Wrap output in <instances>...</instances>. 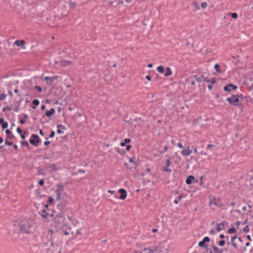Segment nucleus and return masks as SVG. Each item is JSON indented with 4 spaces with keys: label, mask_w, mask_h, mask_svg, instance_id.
<instances>
[{
    "label": "nucleus",
    "mask_w": 253,
    "mask_h": 253,
    "mask_svg": "<svg viewBox=\"0 0 253 253\" xmlns=\"http://www.w3.org/2000/svg\"><path fill=\"white\" fill-rule=\"evenodd\" d=\"M236 95H237V97L238 98L239 100L240 99H242L244 98V96L242 94H236Z\"/></svg>",
    "instance_id": "obj_46"
},
{
    "label": "nucleus",
    "mask_w": 253,
    "mask_h": 253,
    "mask_svg": "<svg viewBox=\"0 0 253 253\" xmlns=\"http://www.w3.org/2000/svg\"><path fill=\"white\" fill-rule=\"evenodd\" d=\"M213 250L214 253H222L223 251L222 250L218 249L215 245L212 246Z\"/></svg>",
    "instance_id": "obj_18"
},
{
    "label": "nucleus",
    "mask_w": 253,
    "mask_h": 253,
    "mask_svg": "<svg viewBox=\"0 0 253 253\" xmlns=\"http://www.w3.org/2000/svg\"><path fill=\"white\" fill-rule=\"evenodd\" d=\"M245 98H247V101L248 102H249L250 103L253 102V99L250 96L245 97Z\"/></svg>",
    "instance_id": "obj_45"
},
{
    "label": "nucleus",
    "mask_w": 253,
    "mask_h": 253,
    "mask_svg": "<svg viewBox=\"0 0 253 253\" xmlns=\"http://www.w3.org/2000/svg\"><path fill=\"white\" fill-rule=\"evenodd\" d=\"M225 241L224 240H221L219 242V246H220V247H223V246H224L225 245Z\"/></svg>",
    "instance_id": "obj_43"
},
{
    "label": "nucleus",
    "mask_w": 253,
    "mask_h": 253,
    "mask_svg": "<svg viewBox=\"0 0 253 253\" xmlns=\"http://www.w3.org/2000/svg\"><path fill=\"white\" fill-rule=\"evenodd\" d=\"M72 222H73V223H73V224L74 226H76V225H77V224H78V223H79L78 221H77V220H75V219H74V221H72Z\"/></svg>",
    "instance_id": "obj_56"
},
{
    "label": "nucleus",
    "mask_w": 253,
    "mask_h": 253,
    "mask_svg": "<svg viewBox=\"0 0 253 253\" xmlns=\"http://www.w3.org/2000/svg\"><path fill=\"white\" fill-rule=\"evenodd\" d=\"M231 212H236L239 214H241V211L239 210H232Z\"/></svg>",
    "instance_id": "obj_47"
},
{
    "label": "nucleus",
    "mask_w": 253,
    "mask_h": 253,
    "mask_svg": "<svg viewBox=\"0 0 253 253\" xmlns=\"http://www.w3.org/2000/svg\"><path fill=\"white\" fill-rule=\"evenodd\" d=\"M237 86L233 84H227L224 87V90L226 91L231 92L232 90H235Z\"/></svg>",
    "instance_id": "obj_7"
},
{
    "label": "nucleus",
    "mask_w": 253,
    "mask_h": 253,
    "mask_svg": "<svg viewBox=\"0 0 253 253\" xmlns=\"http://www.w3.org/2000/svg\"><path fill=\"white\" fill-rule=\"evenodd\" d=\"M194 78L195 79V80L196 81V82H197L198 83L202 82V80H203L202 76L201 77H198L197 75H195V76H194Z\"/></svg>",
    "instance_id": "obj_24"
},
{
    "label": "nucleus",
    "mask_w": 253,
    "mask_h": 253,
    "mask_svg": "<svg viewBox=\"0 0 253 253\" xmlns=\"http://www.w3.org/2000/svg\"><path fill=\"white\" fill-rule=\"evenodd\" d=\"M85 172V170L83 169H79L78 171V173H84Z\"/></svg>",
    "instance_id": "obj_59"
},
{
    "label": "nucleus",
    "mask_w": 253,
    "mask_h": 253,
    "mask_svg": "<svg viewBox=\"0 0 253 253\" xmlns=\"http://www.w3.org/2000/svg\"><path fill=\"white\" fill-rule=\"evenodd\" d=\"M55 135V132L53 130H51L50 135H49V137L50 138H52Z\"/></svg>",
    "instance_id": "obj_48"
},
{
    "label": "nucleus",
    "mask_w": 253,
    "mask_h": 253,
    "mask_svg": "<svg viewBox=\"0 0 253 253\" xmlns=\"http://www.w3.org/2000/svg\"><path fill=\"white\" fill-rule=\"evenodd\" d=\"M231 245L235 249H237V245L234 241H231Z\"/></svg>",
    "instance_id": "obj_50"
},
{
    "label": "nucleus",
    "mask_w": 253,
    "mask_h": 253,
    "mask_svg": "<svg viewBox=\"0 0 253 253\" xmlns=\"http://www.w3.org/2000/svg\"><path fill=\"white\" fill-rule=\"evenodd\" d=\"M44 184V180L42 179H40L39 181V184L41 186H42Z\"/></svg>",
    "instance_id": "obj_51"
},
{
    "label": "nucleus",
    "mask_w": 253,
    "mask_h": 253,
    "mask_svg": "<svg viewBox=\"0 0 253 253\" xmlns=\"http://www.w3.org/2000/svg\"><path fill=\"white\" fill-rule=\"evenodd\" d=\"M194 180L195 177L193 175H189L186 180V183L187 184L190 185L194 181Z\"/></svg>",
    "instance_id": "obj_14"
},
{
    "label": "nucleus",
    "mask_w": 253,
    "mask_h": 253,
    "mask_svg": "<svg viewBox=\"0 0 253 253\" xmlns=\"http://www.w3.org/2000/svg\"><path fill=\"white\" fill-rule=\"evenodd\" d=\"M203 240L204 241V242H205V243L206 242H210V239L209 237L208 236H206V237H205L203 239Z\"/></svg>",
    "instance_id": "obj_41"
},
{
    "label": "nucleus",
    "mask_w": 253,
    "mask_h": 253,
    "mask_svg": "<svg viewBox=\"0 0 253 253\" xmlns=\"http://www.w3.org/2000/svg\"><path fill=\"white\" fill-rule=\"evenodd\" d=\"M62 232H63V233H64L65 235H69V232L68 231H66V230H64V229H63L62 230Z\"/></svg>",
    "instance_id": "obj_54"
},
{
    "label": "nucleus",
    "mask_w": 253,
    "mask_h": 253,
    "mask_svg": "<svg viewBox=\"0 0 253 253\" xmlns=\"http://www.w3.org/2000/svg\"><path fill=\"white\" fill-rule=\"evenodd\" d=\"M143 251H148V253H153L155 252V250H152L150 248H144Z\"/></svg>",
    "instance_id": "obj_30"
},
{
    "label": "nucleus",
    "mask_w": 253,
    "mask_h": 253,
    "mask_svg": "<svg viewBox=\"0 0 253 253\" xmlns=\"http://www.w3.org/2000/svg\"><path fill=\"white\" fill-rule=\"evenodd\" d=\"M49 214L46 212L45 210H43L42 211V213L41 214V216L43 218H46L47 216H48Z\"/></svg>",
    "instance_id": "obj_25"
},
{
    "label": "nucleus",
    "mask_w": 253,
    "mask_h": 253,
    "mask_svg": "<svg viewBox=\"0 0 253 253\" xmlns=\"http://www.w3.org/2000/svg\"><path fill=\"white\" fill-rule=\"evenodd\" d=\"M31 137L34 138V139H30L29 140L30 143L35 146H37L38 145V143L40 141L39 136L37 134H32Z\"/></svg>",
    "instance_id": "obj_5"
},
{
    "label": "nucleus",
    "mask_w": 253,
    "mask_h": 253,
    "mask_svg": "<svg viewBox=\"0 0 253 253\" xmlns=\"http://www.w3.org/2000/svg\"><path fill=\"white\" fill-rule=\"evenodd\" d=\"M230 14L234 19H236L238 17V14L236 13H230Z\"/></svg>",
    "instance_id": "obj_38"
},
{
    "label": "nucleus",
    "mask_w": 253,
    "mask_h": 253,
    "mask_svg": "<svg viewBox=\"0 0 253 253\" xmlns=\"http://www.w3.org/2000/svg\"><path fill=\"white\" fill-rule=\"evenodd\" d=\"M237 238V236L236 235H235V236H234L232 237L231 238V241H234V240H235Z\"/></svg>",
    "instance_id": "obj_63"
},
{
    "label": "nucleus",
    "mask_w": 253,
    "mask_h": 253,
    "mask_svg": "<svg viewBox=\"0 0 253 253\" xmlns=\"http://www.w3.org/2000/svg\"><path fill=\"white\" fill-rule=\"evenodd\" d=\"M50 141H45L44 142V145L45 146H47L50 144Z\"/></svg>",
    "instance_id": "obj_57"
},
{
    "label": "nucleus",
    "mask_w": 253,
    "mask_h": 253,
    "mask_svg": "<svg viewBox=\"0 0 253 253\" xmlns=\"http://www.w3.org/2000/svg\"><path fill=\"white\" fill-rule=\"evenodd\" d=\"M32 104L36 106H32V108L33 109H35L36 108V106L39 105L40 101L38 99H34L32 102Z\"/></svg>",
    "instance_id": "obj_20"
},
{
    "label": "nucleus",
    "mask_w": 253,
    "mask_h": 253,
    "mask_svg": "<svg viewBox=\"0 0 253 253\" xmlns=\"http://www.w3.org/2000/svg\"><path fill=\"white\" fill-rule=\"evenodd\" d=\"M119 192L121 193L120 199L125 200L127 196L126 190L124 189H120L119 190Z\"/></svg>",
    "instance_id": "obj_9"
},
{
    "label": "nucleus",
    "mask_w": 253,
    "mask_h": 253,
    "mask_svg": "<svg viewBox=\"0 0 253 253\" xmlns=\"http://www.w3.org/2000/svg\"><path fill=\"white\" fill-rule=\"evenodd\" d=\"M8 123L4 122L1 125V127H2V129H4L8 127Z\"/></svg>",
    "instance_id": "obj_29"
},
{
    "label": "nucleus",
    "mask_w": 253,
    "mask_h": 253,
    "mask_svg": "<svg viewBox=\"0 0 253 253\" xmlns=\"http://www.w3.org/2000/svg\"><path fill=\"white\" fill-rule=\"evenodd\" d=\"M214 205L218 207H220V205L219 204V202H218V200H217L216 199H213L210 202V205Z\"/></svg>",
    "instance_id": "obj_19"
},
{
    "label": "nucleus",
    "mask_w": 253,
    "mask_h": 253,
    "mask_svg": "<svg viewBox=\"0 0 253 253\" xmlns=\"http://www.w3.org/2000/svg\"><path fill=\"white\" fill-rule=\"evenodd\" d=\"M210 83L211 84H213L216 83V80L214 78H212L210 80Z\"/></svg>",
    "instance_id": "obj_42"
},
{
    "label": "nucleus",
    "mask_w": 253,
    "mask_h": 253,
    "mask_svg": "<svg viewBox=\"0 0 253 253\" xmlns=\"http://www.w3.org/2000/svg\"><path fill=\"white\" fill-rule=\"evenodd\" d=\"M36 87L39 91H41L42 90V88L39 86H36Z\"/></svg>",
    "instance_id": "obj_64"
},
{
    "label": "nucleus",
    "mask_w": 253,
    "mask_h": 253,
    "mask_svg": "<svg viewBox=\"0 0 253 253\" xmlns=\"http://www.w3.org/2000/svg\"><path fill=\"white\" fill-rule=\"evenodd\" d=\"M226 223L225 221H222L219 223H217L216 225V229L218 232H219L222 230L224 229L225 224Z\"/></svg>",
    "instance_id": "obj_10"
},
{
    "label": "nucleus",
    "mask_w": 253,
    "mask_h": 253,
    "mask_svg": "<svg viewBox=\"0 0 253 253\" xmlns=\"http://www.w3.org/2000/svg\"><path fill=\"white\" fill-rule=\"evenodd\" d=\"M6 97V95L4 93L0 94V100H4Z\"/></svg>",
    "instance_id": "obj_33"
},
{
    "label": "nucleus",
    "mask_w": 253,
    "mask_h": 253,
    "mask_svg": "<svg viewBox=\"0 0 253 253\" xmlns=\"http://www.w3.org/2000/svg\"><path fill=\"white\" fill-rule=\"evenodd\" d=\"M172 74V72L171 71V69L169 67H167L166 70V72L165 73L164 75L166 77H169Z\"/></svg>",
    "instance_id": "obj_17"
},
{
    "label": "nucleus",
    "mask_w": 253,
    "mask_h": 253,
    "mask_svg": "<svg viewBox=\"0 0 253 253\" xmlns=\"http://www.w3.org/2000/svg\"><path fill=\"white\" fill-rule=\"evenodd\" d=\"M169 149V146L168 145H166L164 148V149L163 151H160V153L163 154L164 153H165Z\"/></svg>",
    "instance_id": "obj_32"
},
{
    "label": "nucleus",
    "mask_w": 253,
    "mask_h": 253,
    "mask_svg": "<svg viewBox=\"0 0 253 253\" xmlns=\"http://www.w3.org/2000/svg\"><path fill=\"white\" fill-rule=\"evenodd\" d=\"M54 221L57 226L64 227L67 225L65 224V218L62 213H59L54 218Z\"/></svg>",
    "instance_id": "obj_2"
},
{
    "label": "nucleus",
    "mask_w": 253,
    "mask_h": 253,
    "mask_svg": "<svg viewBox=\"0 0 253 253\" xmlns=\"http://www.w3.org/2000/svg\"><path fill=\"white\" fill-rule=\"evenodd\" d=\"M250 229L248 225L245 226L243 228V231L245 233H248L249 232Z\"/></svg>",
    "instance_id": "obj_36"
},
{
    "label": "nucleus",
    "mask_w": 253,
    "mask_h": 253,
    "mask_svg": "<svg viewBox=\"0 0 253 253\" xmlns=\"http://www.w3.org/2000/svg\"><path fill=\"white\" fill-rule=\"evenodd\" d=\"M183 196L182 195H179L178 196H177L175 200L173 201V203L175 204H177L179 202V201L182 198Z\"/></svg>",
    "instance_id": "obj_21"
},
{
    "label": "nucleus",
    "mask_w": 253,
    "mask_h": 253,
    "mask_svg": "<svg viewBox=\"0 0 253 253\" xmlns=\"http://www.w3.org/2000/svg\"><path fill=\"white\" fill-rule=\"evenodd\" d=\"M2 111L3 112H5L6 111H10L11 110V108L9 106H4L2 108Z\"/></svg>",
    "instance_id": "obj_31"
},
{
    "label": "nucleus",
    "mask_w": 253,
    "mask_h": 253,
    "mask_svg": "<svg viewBox=\"0 0 253 253\" xmlns=\"http://www.w3.org/2000/svg\"><path fill=\"white\" fill-rule=\"evenodd\" d=\"M56 187L57 188L55 190L56 195V199L57 200L59 201L61 200V196L63 194L64 192V185L63 184H58L56 185Z\"/></svg>",
    "instance_id": "obj_4"
},
{
    "label": "nucleus",
    "mask_w": 253,
    "mask_h": 253,
    "mask_svg": "<svg viewBox=\"0 0 253 253\" xmlns=\"http://www.w3.org/2000/svg\"><path fill=\"white\" fill-rule=\"evenodd\" d=\"M20 108L18 106L15 107L13 108V110L15 112H18Z\"/></svg>",
    "instance_id": "obj_52"
},
{
    "label": "nucleus",
    "mask_w": 253,
    "mask_h": 253,
    "mask_svg": "<svg viewBox=\"0 0 253 253\" xmlns=\"http://www.w3.org/2000/svg\"><path fill=\"white\" fill-rule=\"evenodd\" d=\"M171 165V162L169 159L166 160V167H165L163 169V171L167 172L170 173L171 172V169H170L169 167Z\"/></svg>",
    "instance_id": "obj_12"
},
{
    "label": "nucleus",
    "mask_w": 253,
    "mask_h": 253,
    "mask_svg": "<svg viewBox=\"0 0 253 253\" xmlns=\"http://www.w3.org/2000/svg\"><path fill=\"white\" fill-rule=\"evenodd\" d=\"M14 44L18 46H21L22 49H25L26 48L25 46V42L23 40H16L14 42Z\"/></svg>",
    "instance_id": "obj_8"
},
{
    "label": "nucleus",
    "mask_w": 253,
    "mask_h": 253,
    "mask_svg": "<svg viewBox=\"0 0 253 253\" xmlns=\"http://www.w3.org/2000/svg\"><path fill=\"white\" fill-rule=\"evenodd\" d=\"M131 140L130 138H125V140H124V142L126 143H128L130 142Z\"/></svg>",
    "instance_id": "obj_53"
},
{
    "label": "nucleus",
    "mask_w": 253,
    "mask_h": 253,
    "mask_svg": "<svg viewBox=\"0 0 253 253\" xmlns=\"http://www.w3.org/2000/svg\"><path fill=\"white\" fill-rule=\"evenodd\" d=\"M20 231L23 233L29 234L34 232V222L31 220H26L20 224Z\"/></svg>",
    "instance_id": "obj_1"
},
{
    "label": "nucleus",
    "mask_w": 253,
    "mask_h": 253,
    "mask_svg": "<svg viewBox=\"0 0 253 253\" xmlns=\"http://www.w3.org/2000/svg\"><path fill=\"white\" fill-rule=\"evenodd\" d=\"M198 246L200 247H205V248H207V247H208L207 245H205V242H204V241L203 240L202 241H201L200 242H199V243L198 244Z\"/></svg>",
    "instance_id": "obj_26"
},
{
    "label": "nucleus",
    "mask_w": 253,
    "mask_h": 253,
    "mask_svg": "<svg viewBox=\"0 0 253 253\" xmlns=\"http://www.w3.org/2000/svg\"><path fill=\"white\" fill-rule=\"evenodd\" d=\"M55 112V110L54 109V108H52L50 109V110L49 111H47L46 112H45V115L47 116V117H50L52 115H53V114H54Z\"/></svg>",
    "instance_id": "obj_16"
},
{
    "label": "nucleus",
    "mask_w": 253,
    "mask_h": 253,
    "mask_svg": "<svg viewBox=\"0 0 253 253\" xmlns=\"http://www.w3.org/2000/svg\"><path fill=\"white\" fill-rule=\"evenodd\" d=\"M236 232V230L234 227H231L228 230V233L229 234L235 233Z\"/></svg>",
    "instance_id": "obj_28"
},
{
    "label": "nucleus",
    "mask_w": 253,
    "mask_h": 253,
    "mask_svg": "<svg viewBox=\"0 0 253 253\" xmlns=\"http://www.w3.org/2000/svg\"><path fill=\"white\" fill-rule=\"evenodd\" d=\"M75 5H76L75 2H73L72 1H70L69 5L71 7H73V8L75 7Z\"/></svg>",
    "instance_id": "obj_44"
},
{
    "label": "nucleus",
    "mask_w": 253,
    "mask_h": 253,
    "mask_svg": "<svg viewBox=\"0 0 253 253\" xmlns=\"http://www.w3.org/2000/svg\"><path fill=\"white\" fill-rule=\"evenodd\" d=\"M219 66L218 64H216L215 65H214V69H215V70L216 71V72H217L218 73H220V70L219 69Z\"/></svg>",
    "instance_id": "obj_34"
},
{
    "label": "nucleus",
    "mask_w": 253,
    "mask_h": 253,
    "mask_svg": "<svg viewBox=\"0 0 253 253\" xmlns=\"http://www.w3.org/2000/svg\"><path fill=\"white\" fill-rule=\"evenodd\" d=\"M207 3L206 2H203L201 3V7L202 8L204 9L207 7Z\"/></svg>",
    "instance_id": "obj_39"
},
{
    "label": "nucleus",
    "mask_w": 253,
    "mask_h": 253,
    "mask_svg": "<svg viewBox=\"0 0 253 253\" xmlns=\"http://www.w3.org/2000/svg\"><path fill=\"white\" fill-rule=\"evenodd\" d=\"M21 144L22 146H25L26 148H30V145L27 141H22L21 142Z\"/></svg>",
    "instance_id": "obj_27"
},
{
    "label": "nucleus",
    "mask_w": 253,
    "mask_h": 253,
    "mask_svg": "<svg viewBox=\"0 0 253 253\" xmlns=\"http://www.w3.org/2000/svg\"><path fill=\"white\" fill-rule=\"evenodd\" d=\"M176 145L180 148H183L184 147L182 146V144L180 142H178L176 144Z\"/></svg>",
    "instance_id": "obj_49"
},
{
    "label": "nucleus",
    "mask_w": 253,
    "mask_h": 253,
    "mask_svg": "<svg viewBox=\"0 0 253 253\" xmlns=\"http://www.w3.org/2000/svg\"><path fill=\"white\" fill-rule=\"evenodd\" d=\"M157 70L160 73H163L164 72V68L162 65L158 66Z\"/></svg>",
    "instance_id": "obj_23"
},
{
    "label": "nucleus",
    "mask_w": 253,
    "mask_h": 253,
    "mask_svg": "<svg viewBox=\"0 0 253 253\" xmlns=\"http://www.w3.org/2000/svg\"><path fill=\"white\" fill-rule=\"evenodd\" d=\"M81 229H79L77 230V233L79 235H82V232L81 231Z\"/></svg>",
    "instance_id": "obj_61"
},
{
    "label": "nucleus",
    "mask_w": 253,
    "mask_h": 253,
    "mask_svg": "<svg viewBox=\"0 0 253 253\" xmlns=\"http://www.w3.org/2000/svg\"><path fill=\"white\" fill-rule=\"evenodd\" d=\"M193 5L196 7V9L197 10H199V9H200V6H199V3H198V2H194L193 3Z\"/></svg>",
    "instance_id": "obj_35"
},
{
    "label": "nucleus",
    "mask_w": 253,
    "mask_h": 253,
    "mask_svg": "<svg viewBox=\"0 0 253 253\" xmlns=\"http://www.w3.org/2000/svg\"><path fill=\"white\" fill-rule=\"evenodd\" d=\"M192 152V148L189 146L186 148L184 147L181 152V154L183 156L187 157L189 156Z\"/></svg>",
    "instance_id": "obj_6"
},
{
    "label": "nucleus",
    "mask_w": 253,
    "mask_h": 253,
    "mask_svg": "<svg viewBox=\"0 0 253 253\" xmlns=\"http://www.w3.org/2000/svg\"><path fill=\"white\" fill-rule=\"evenodd\" d=\"M145 78L147 80L149 81L151 80V77L150 75H147Z\"/></svg>",
    "instance_id": "obj_60"
},
{
    "label": "nucleus",
    "mask_w": 253,
    "mask_h": 253,
    "mask_svg": "<svg viewBox=\"0 0 253 253\" xmlns=\"http://www.w3.org/2000/svg\"><path fill=\"white\" fill-rule=\"evenodd\" d=\"M226 100L228 101L231 105L240 106H242L241 104L240 103V101L238 99V98L236 95H233L231 97L227 98Z\"/></svg>",
    "instance_id": "obj_3"
},
{
    "label": "nucleus",
    "mask_w": 253,
    "mask_h": 253,
    "mask_svg": "<svg viewBox=\"0 0 253 253\" xmlns=\"http://www.w3.org/2000/svg\"><path fill=\"white\" fill-rule=\"evenodd\" d=\"M5 133L7 138L10 139H15V136L12 133L11 131L9 129H6L5 130Z\"/></svg>",
    "instance_id": "obj_15"
},
{
    "label": "nucleus",
    "mask_w": 253,
    "mask_h": 253,
    "mask_svg": "<svg viewBox=\"0 0 253 253\" xmlns=\"http://www.w3.org/2000/svg\"><path fill=\"white\" fill-rule=\"evenodd\" d=\"M71 63L72 62L69 60H64L61 62V65L64 66L70 65Z\"/></svg>",
    "instance_id": "obj_22"
},
{
    "label": "nucleus",
    "mask_w": 253,
    "mask_h": 253,
    "mask_svg": "<svg viewBox=\"0 0 253 253\" xmlns=\"http://www.w3.org/2000/svg\"><path fill=\"white\" fill-rule=\"evenodd\" d=\"M4 142L6 145H7L8 146H12L13 144L12 142L8 141L7 139L5 140Z\"/></svg>",
    "instance_id": "obj_37"
},
{
    "label": "nucleus",
    "mask_w": 253,
    "mask_h": 253,
    "mask_svg": "<svg viewBox=\"0 0 253 253\" xmlns=\"http://www.w3.org/2000/svg\"><path fill=\"white\" fill-rule=\"evenodd\" d=\"M57 128H58L57 130V132L58 134H63L64 133V131H63L61 129H64V130L66 129V127L61 124L57 125Z\"/></svg>",
    "instance_id": "obj_13"
},
{
    "label": "nucleus",
    "mask_w": 253,
    "mask_h": 253,
    "mask_svg": "<svg viewBox=\"0 0 253 253\" xmlns=\"http://www.w3.org/2000/svg\"><path fill=\"white\" fill-rule=\"evenodd\" d=\"M56 78V77H45L44 79L45 81H46V84H47L50 85L51 84L54 80Z\"/></svg>",
    "instance_id": "obj_11"
},
{
    "label": "nucleus",
    "mask_w": 253,
    "mask_h": 253,
    "mask_svg": "<svg viewBox=\"0 0 253 253\" xmlns=\"http://www.w3.org/2000/svg\"><path fill=\"white\" fill-rule=\"evenodd\" d=\"M229 205L230 206H231V207H234V206H235V203H234V202L230 203H229Z\"/></svg>",
    "instance_id": "obj_62"
},
{
    "label": "nucleus",
    "mask_w": 253,
    "mask_h": 253,
    "mask_svg": "<svg viewBox=\"0 0 253 253\" xmlns=\"http://www.w3.org/2000/svg\"><path fill=\"white\" fill-rule=\"evenodd\" d=\"M202 77L203 81L207 83H210V79L208 77H204L203 76H202Z\"/></svg>",
    "instance_id": "obj_40"
},
{
    "label": "nucleus",
    "mask_w": 253,
    "mask_h": 253,
    "mask_svg": "<svg viewBox=\"0 0 253 253\" xmlns=\"http://www.w3.org/2000/svg\"><path fill=\"white\" fill-rule=\"evenodd\" d=\"M16 131L19 134H21L22 132V130L20 127H17L16 129Z\"/></svg>",
    "instance_id": "obj_55"
},
{
    "label": "nucleus",
    "mask_w": 253,
    "mask_h": 253,
    "mask_svg": "<svg viewBox=\"0 0 253 253\" xmlns=\"http://www.w3.org/2000/svg\"><path fill=\"white\" fill-rule=\"evenodd\" d=\"M131 146L130 145H126V151H128L130 150V149H131Z\"/></svg>",
    "instance_id": "obj_58"
}]
</instances>
